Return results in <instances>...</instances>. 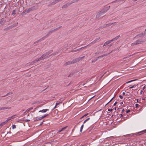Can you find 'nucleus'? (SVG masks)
<instances>
[{
  "label": "nucleus",
  "mask_w": 146,
  "mask_h": 146,
  "mask_svg": "<svg viewBox=\"0 0 146 146\" xmlns=\"http://www.w3.org/2000/svg\"><path fill=\"white\" fill-rule=\"evenodd\" d=\"M145 41L142 39H138L135 41L134 42L131 43V45L133 46L135 45L141 44Z\"/></svg>",
  "instance_id": "nucleus-1"
},
{
  "label": "nucleus",
  "mask_w": 146,
  "mask_h": 146,
  "mask_svg": "<svg viewBox=\"0 0 146 146\" xmlns=\"http://www.w3.org/2000/svg\"><path fill=\"white\" fill-rule=\"evenodd\" d=\"M84 57V56L81 57H79L75 59H73L72 61V62L73 64H74L80 60H82Z\"/></svg>",
  "instance_id": "nucleus-2"
},
{
  "label": "nucleus",
  "mask_w": 146,
  "mask_h": 146,
  "mask_svg": "<svg viewBox=\"0 0 146 146\" xmlns=\"http://www.w3.org/2000/svg\"><path fill=\"white\" fill-rule=\"evenodd\" d=\"M61 27V26H60L58 27V28H56L52 30H51L49 32H48L47 34L46 35V36L47 37H48V36L51 35L52 33L54 31H57L58 29H60Z\"/></svg>",
  "instance_id": "nucleus-3"
},
{
  "label": "nucleus",
  "mask_w": 146,
  "mask_h": 146,
  "mask_svg": "<svg viewBox=\"0 0 146 146\" xmlns=\"http://www.w3.org/2000/svg\"><path fill=\"white\" fill-rule=\"evenodd\" d=\"M50 52H46L43 54L42 56V57L43 59H44L46 58H48L49 56V54H50Z\"/></svg>",
  "instance_id": "nucleus-4"
},
{
  "label": "nucleus",
  "mask_w": 146,
  "mask_h": 146,
  "mask_svg": "<svg viewBox=\"0 0 146 146\" xmlns=\"http://www.w3.org/2000/svg\"><path fill=\"white\" fill-rule=\"evenodd\" d=\"M146 133V129L143 130L142 131L136 133L135 134V135L136 136L140 135H141L143 134L144 133Z\"/></svg>",
  "instance_id": "nucleus-5"
},
{
  "label": "nucleus",
  "mask_w": 146,
  "mask_h": 146,
  "mask_svg": "<svg viewBox=\"0 0 146 146\" xmlns=\"http://www.w3.org/2000/svg\"><path fill=\"white\" fill-rule=\"evenodd\" d=\"M35 9L34 7H32L29 8L28 10H25L24 12H23L24 13H28L31 11H33Z\"/></svg>",
  "instance_id": "nucleus-6"
},
{
  "label": "nucleus",
  "mask_w": 146,
  "mask_h": 146,
  "mask_svg": "<svg viewBox=\"0 0 146 146\" xmlns=\"http://www.w3.org/2000/svg\"><path fill=\"white\" fill-rule=\"evenodd\" d=\"M110 6H109L108 7H106L105 8L103 9L102 10V12L104 13H105L107 12L108 10L110 9Z\"/></svg>",
  "instance_id": "nucleus-7"
},
{
  "label": "nucleus",
  "mask_w": 146,
  "mask_h": 146,
  "mask_svg": "<svg viewBox=\"0 0 146 146\" xmlns=\"http://www.w3.org/2000/svg\"><path fill=\"white\" fill-rule=\"evenodd\" d=\"M44 60V59H43L42 57L41 56V57L39 58L36 59L35 60L33 61H32L31 62V64L35 63L36 62H37L38 61L42 60Z\"/></svg>",
  "instance_id": "nucleus-8"
},
{
  "label": "nucleus",
  "mask_w": 146,
  "mask_h": 146,
  "mask_svg": "<svg viewBox=\"0 0 146 146\" xmlns=\"http://www.w3.org/2000/svg\"><path fill=\"white\" fill-rule=\"evenodd\" d=\"M145 35V33H142L141 34H139L137 35H136L135 37L134 38H133L134 39L135 38H139V37H143Z\"/></svg>",
  "instance_id": "nucleus-9"
},
{
  "label": "nucleus",
  "mask_w": 146,
  "mask_h": 146,
  "mask_svg": "<svg viewBox=\"0 0 146 146\" xmlns=\"http://www.w3.org/2000/svg\"><path fill=\"white\" fill-rule=\"evenodd\" d=\"M71 46V44H67V45H65L63 46V49L66 50L68 49V48L69 47Z\"/></svg>",
  "instance_id": "nucleus-10"
},
{
  "label": "nucleus",
  "mask_w": 146,
  "mask_h": 146,
  "mask_svg": "<svg viewBox=\"0 0 146 146\" xmlns=\"http://www.w3.org/2000/svg\"><path fill=\"white\" fill-rule=\"evenodd\" d=\"M71 4L70 3H67L66 4L63 5L62 7V9L65 8L69 6Z\"/></svg>",
  "instance_id": "nucleus-11"
},
{
  "label": "nucleus",
  "mask_w": 146,
  "mask_h": 146,
  "mask_svg": "<svg viewBox=\"0 0 146 146\" xmlns=\"http://www.w3.org/2000/svg\"><path fill=\"white\" fill-rule=\"evenodd\" d=\"M103 14L104 13H103L101 11L99 12L96 15V18H98L99 17H100L102 15H103Z\"/></svg>",
  "instance_id": "nucleus-12"
},
{
  "label": "nucleus",
  "mask_w": 146,
  "mask_h": 146,
  "mask_svg": "<svg viewBox=\"0 0 146 146\" xmlns=\"http://www.w3.org/2000/svg\"><path fill=\"white\" fill-rule=\"evenodd\" d=\"M15 115H13L11 117H9L7 119V120H6V121L7 123L8 122V121H9L11 119H12L14 118L15 117Z\"/></svg>",
  "instance_id": "nucleus-13"
},
{
  "label": "nucleus",
  "mask_w": 146,
  "mask_h": 146,
  "mask_svg": "<svg viewBox=\"0 0 146 146\" xmlns=\"http://www.w3.org/2000/svg\"><path fill=\"white\" fill-rule=\"evenodd\" d=\"M11 108L10 107H2V110H9L11 109Z\"/></svg>",
  "instance_id": "nucleus-14"
},
{
  "label": "nucleus",
  "mask_w": 146,
  "mask_h": 146,
  "mask_svg": "<svg viewBox=\"0 0 146 146\" xmlns=\"http://www.w3.org/2000/svg\"><path fill=\"white\" fill-rule=\"evenodd\" d=\"M73 64L72 61H70L66 62L64 64V65L66 66L69 65L71 64Z\"/></svg>",
  "instance_id": "nucleus-15"
},
{
  "label": "nucleus",
  "mask_w": 146,
  "mask_h": 146,
  "mask_svg": "<svg viewBox=\"0 0 146 146\" xmlns=\"http://www.w3.org/2000/svg\"><path fill=\"white\" fill-rule=\"evenodd\" d=\"M111 40H108L104 44H103V46H106L108 44H109L110 43H111Z\"/></svg>",
  "instance_id": "nucleus-16"
},
{
  "label": "nucleus",
  "mask_w": 146,
  "mask_h": 146,
  "mask_svg": "<svg viewBox=\"0 0 146 146\" xmlns=\"http://www.w3.org/2000/svg\"><path fill=\"white\" fill-rule=\"evenodd\" d=\"M49 109H43L42 110L39 111V112L45 113Z\"/></svg>",
  "instance_id": "nucleus-17"
},
{
  "label": "nucleus",
  "mask_w": 146,
  "mask_h": 146,
  "mask_svg": "<svg viewBox=\"0 0 146 146\" xmlns=\"http://www.w3.org/2000/svg\"><path fill=\"white\" fill-rule=\"evenodd\" d=\"M119 37H120V36L118 35V36H117L116 37H115V38H114L112 39L111 40V42H112V41H115V40H117Z\"/></svg>",
  "instance_id": "nucleus-18"
},
{
  "label": "nucleus",
  "mask_w": 146,
  "mask_h": 146,
  "mask_svg": "<svg viewBox=\"0 0 146 146\" xmlns=\"http://www.w3.org/2000/svg\"><path fill=\"white\" fill-rule=\"evenodd\" d=\"M47 37L46 36H45L43 37L40 39H39V40H38V41L41 42L42 40H44L46 38H47Z\"/></svg>",
  "instance_id": "nucleus-19"
},
{
  "label": "nucleus",
  "mask_w": 146,
  "mask_h": 146,
  "mask_svg": "<svg viewBox=\"0 0 146 146\" xmlns=\"http://www.w3.org/2000/svg\"><path fill=\"white\" fill-rule=\"evenodd\" d=\"M42 118L41 117H36L35 118V119L34 120V121H38V120H39L41 119H42Z\"/></svg>",
  "instance_id": "nucleus-20"
},
{
  "label": "nucleus",
  "mask_w": 146,
  "mask_h": 146,
  "mask_svg": "<svg viewBox=\"0 0 146 146\" xmlns=\"http://www.w3.org/2000/svg\"><path fill=\"white\" fill-rule=\"evenodd\" d=\"M66 127H64L62 128L60 130H59V131H58L57 132V133H59V132H61L62 131H63V130L65 129Z\"/></svg>",
  "instance_id": "nucleus-21"
},
{
  "label": "nucleus",
  "mask_w": 146,
  "mask_h": 146,
  "mask_svg": "<svg viewBox=\"0 0 146 146\" xmlns=\"http://www.w3.org/2000/svg\"><path fill=\"white\" fill-rule=\"evenodd\" d=\"M7 123V122L5 121L3 122H2L0 124V126H3V125H5V124H6Z\"/></svg>",
  "instance_id": "nucleus-22"
},
{
  "label": "nucleus",
  "mask_w": 146,
  "mask_h": 146,
  "mask_svg": "<svg viewBox=\"0 0 146 146\" xmlns=\"http://www.w3.org/2000/svg\"><path fill=\"white\" fill-rule=\"evenodd\" d=\"M62 0H56L54 1L52 3V4H54L56 3L57 2H58L59 1H61Z\"/></svg>",
  "instance_id": "nucleus-23"
},
{
  "label": "nucleus",
  "mask_w": 146,
  "mask_h": 146,
  "mask_svg": "<svg viewBox=\"0 0 146 146\" xmlns=\"http://www.w3.org/2000/svg\"><path fill=\"white\" fill-rule=\"evenodd\" d=\"M116 23V22H114L113 23H110L108 24H106V25L107 26V27L110 26L112 25L113 24H114Z\"/></svg>",
  "instance_id": "nucleus-24"
},
{
  "label": "nucleus",
  "mask_w": 146,
  "mask_h": 146,
  "mask_svg": "<svg viewBox=\"0 0 146 146\" xmlns=\"http://www.w3.org/2000/svg\"><path fill=\"white\" fill-rule=\"evenodd\" d=\"M80 50V49L79 48L78 49H77L75 50H71V51L72 52H76L77 51H78Z\"/></svg>",
  "instance_id": "nucleus-25"
},
{
  "label": "nucleus",
  "mask_w": 146,
  "mask_h": 146,
  "mask_svg": "<svg viewBox=\"0 0 146 146\" xmlns=\"http://www.w3.org/2000/svg\"><path fill=\"white\" fill-rule=\"evenodd\" d=\"M48 115H49V114H46L44 115L41 117L42 119L44 118V117H46Z\"/></svg>",
  "instance_id": "nucleus-26"
},
{
  "label": "nucleus",
  "mask_w": 146,
  "mask_h": 146,
  "mask_svg": "<svg viewBox=\"0 0 146 146\" xmlns=\"http://www.w3.org/2000/svg\"><path fill=\"white\" fill-rule=\"evenodd\" d=\"M33 109V108H29L27 109L26 111L25 112V113L26 112H28L29 111H30L31 110H32Z\"/></svg>",
  "instance_id": "nucleus-27"
},
{
  "label": "nucleus",
  "mask_w": 146,
  "mask_h": 146,
  "mask_svg": "<svg viewBox=\"0 0 146 146\" xmlns=\"http://www.w3.org/2000/svg\"><path fill=\"white\" fill-rule=\"evenodd\" d=\"M108 54H103V55H102L100 56H99V57L100 58H102L104 56H106Z\"/></svg>",
  "instance_id": "nucleus-28"
},
{
  "label": "nucleus",
  "mask_w": 146,
  "mask_h": 146,
  "mask_svg": "<svg viewBox=\"0 0 146 146\" xmlns=\"http://www.w3.org/2000/svg\"><path fill=\"white\" fill-rule=\"evenodd\" d=\"M84 125L83 124L82 125V126L80 127V132H81L82 131V129L84 127Z\"/></svg>",
  "instance_id": "nucleus-29"
},
{
  "label": "nucleus",
  "mask_w": 146,
  "mask_h": 146,
  "mask_svg": "<svg viewBox=\"0 0 146 146\" xmlns=\"http://www.w3.org/2000/svg\"><path fill=\"white\" fill-rule=\"evenodd\" d=\"M90 119V118L89 117H88V118L87 119H86L84 122H83V123H85L87 121H88V120H89V119Z\"/></svg>",
  "instance_id": "nucleus-30"
},
{
  "label": "nucleus",
  "mask_w": 146,
  "mask_h": 146,
  "mask_svg": "<svg viewBox=\"0 0 146 146\" xmlns=\"http://www.w3.org/2000/svg\"><path fill=\"white\" fill-rule=\"evenodd\" d=\"M107 27V26L106 24L104 25H103L102 26V28H104Z\"/></svg>",
  "instance_id": "nucleus-31"
},
{
  "label": "nucleus",
  "mask_w": 146,
  "mask_h": 146,
  "mask_svg": "<svg viewBox=\"0 0 146 146\" xmlns=\"http://www.w3.org/2000/svg\"><path fill=\"white\" fill-rule=\"evenodd\" d=\"M96 42L94 40V41H93L92 42H91L90 43V44H94Z\"/></svg>",
  "instance_id": "nucleus-32"
},
{
  "label": "nucleus",
  "mask_w": 146,
  "mask_h": 146,
  "mask_svg": "<svg viewBox=\"0 0 146 146\" xmlns=\"http://www.w3.org/2000/svg\"><path fill=\"white\" fill-rule=\"evenodd\" d=\"M134 133H131L128 135H129V136L132 137L133 135H135V134Z\"/></svg>",
  "instance_id": "nucleus-33"
},
{
  "label": "nucleus",
  "mask_w": 146,
  "mask_h": 146,
  "mask_svg": "<svg viewBox=\"0 0 146 146\" xmlns=\"http://www.w3.org/2000/svg\"><path fill=\"white\" fill-rule=\"evenodd\" d=\"M16 11L15 10H13L12 12V14L13 15H15L16 14Z\"/></svg>",
  "instance_id": "nucleus-34"
},
{
  "label": "nucleus",
  "mask_w": 146,
  "mask_h": 146,
  "mask_svg": "<svg viewBox=\"0 0 146 146\" xmlns=\"http://www.w3.org/2000/svg\"><path fill=\"white\" fill-rule=\"evenodd\" d=\"M136 86V85H133V86L131 85L130 86V89L133 88L134 86Z\"/></svg>",
  "instance_id": "nucleus-35"
},
{
  "label": "nucleus",
  "mask_w": 146,
  "mask_h": 146,
  "mask_svg": "<svg viewBox=\"0 0 146 146\" xmlns=\"http://www.w3.org/2000/svg\"><path fill=\"white\" fill-rule=\"evenodd\" d=\"M88 114V113H86L81 118V119L83 117H84L86 116H87Z\"/></svg>",
  "instance_id": "nucleus-36"
},
{
  "label": "nucleus",
  "mask_w": 146,
  "mask_h": 146,
  "mask_svg": "<svg viewBox=\"0 0 146 146\" xmlns=\"http://www.w3.org/2000/svg\"><path fill=\"white\" fill-rule=\"evenodd\" d=\"M73 74L72 73L70 74L68 76V77H71L73 76Z\"/></svg>",
  "instance_id": "nucleus-37"
},
{
  "label": "nucleus",
  "mask_w": 146,
  "mask_h": 146,
  "mask_svg": "<svg viewBox=\"0 0 146 146\" xmlns=\"http://www.w3.org/2000/svg\"><path fill=\"white\" fill-rule=\"evenodd\" d=\"M132 55H129L128 56H127L126 57H124L123 58V59H125L126 58H129V57L131 56H132Z\"/></svg>",
  "instance_id": "nucleus-38"
},
{
  "label": "nucleus",
  "mask_w": 146,
  "mask_h": 146,
  "mask_svg": "<svg viewBox=\"0 0 146 146\" xmlns=\"http://www.w3.org/2000/svg\"><path fill=\"white\" fill-rule=\"evenodd\" d=\"M16 128V125H12L13 129H15V128Z\"/></svg>",
  "instance_id": "nucleus-39"
},
{
  "label": "nucleus",
  "mask_w": 146,
  "mask_h": 146,
  "mask_svg": "<svg viewBox=\"0 0 146 146\" xmlns=\"http://www.w3.org/2000/svg\"><path fill=\"white\" fill-rule=\"evenodd\" d=\"M100 38L99 37L98 38H96V39L95 40L96 42Z\"/></svg>",
  "instance_id": "nucleus-40"
},
{
  "label": "nucleus",
  "mask_w": 146,
  "mask_h": 146,
  "mask_svg": "<svg viewBox=\"0 0 146 146\" xmlns=\"http://www.w3.org/2000/svg\"><path fill=\"white\" fill-rule=\"evenodd\" d=\"M30 121V119H26L25 120V122H28V121Z\"/></svg>",
  "instance_id": "nucleus-41"
},
{
  "label": "nucleus",
  "mask_w": 146,
  "mask_h": 146,
  "mask_svg": "<svg viewBox=\"0 0 146 146\" xmlns=\"http://www.w3.org/2000/svg\"><path fill=\"white\" fill-rule=\"evenodd\" d=\"M113 97L110 100V101L109 102H108V103H107V104L105 106H106V105H107L108 103H109L110 102H111V101L113 99Z\"/></svg>",
  "instance_id": "nucleus-42"
},
{
  "label": "nucleus",
  "mask_w": 146,
  "mask_h": 146,
  "mask_svg": "<svg viewBox=\"0 0 146 146\" xmlns=\"http://www.w3.org/2000/svg\"><path fill=\"white\" fill-rule=\"evenodd\" d=\"M113 97L110 100V101L109 102H108V103H107V104L105 106H106V105H107L108 103H109L110 102H111V101L113 99Z\"/></svg>",
  "instance_id": "nucleus-43"
},
{
  "label": "nucleus",
  "mask_w": 146,
  "mask_h": 146,
  "mask_svg": "<svg viewBox=\"0 0 146 146\" xmlns=\"http://www.w3.org/2000/svg\"><path fill=\"white\" fill-rule=\"evenodd\" d=\"M14 27V26H13L12 25L11 26L9 27L8 28L9 29H11L12 28H13Z\"/></svg>",
  "instance_id": "nucleus-44"
},
{
  "label": "nucleus",
  "mask_w": 146,
  "mask_h": 146,
  "mask_svg": "<svg viewBox=\"0 0 146 146\" xmlns=\"http://www.w3.org/2000/svg\"><path fill=\"white\" fill-rule=\"evenodd\" d=\"M139 106V105L138 104H136L135 105V106L136 108H137Z\"/></svg>",
  "instance_id": "nucleus-45"
},
{
  "label": "nucleus",
  "mask_w": 146,
  "mask_h": 146,
  "mask_svg": "<svg viewBox=\"0 0 146 146\" xmlns=\"http://www.w3.org/2000/svg\"><path fill=\"white\" fill-rule=\"evenodd\" d=\"M136 80V79H134V80H130V81H129V83H130V82H133V81H135V80Z\"/></svg>",
  "instance_id": "nucleus-46"
},
{
  "label": "nucleus",
  "mask_w": 146,
  "mask_h": 146,
  "mask_svg": "<svg viewBox=\"0 0 146 146\" xmlns=\"http://www.w3.org/2000/svg\"><path fill=\"white\" fill-rule=\"evenodd\" d=\"M119 96L121 99H123V97L121 95H120Z\"/></svg>",
  "instance_id": "nucleus-47"
},
{
  "label": "nucleus",
  "mask_w": 146,
  "mask_h": 146,
  "mask_svg": "<svg viewBox=\"0 0 146 146\" xmlns=\"http://www.w3.org/2000/svg\"><path fill=\"white\" fill-rule=\"evenodd\" d=\"M112 110H113V109H109L108 110V111H112Z\"/></svg>",
  "instance_id": "nucleus-48"
},
{
  "label": "nucleus",
  "mask_w": 146,
  "mask_h": 146,
  "mask_svg": "<svg viewBox=\"0 0 146 146\" xmlns=\"http://www.w3.org/2000/svg\"><path fill=\"white\" fill-rule=\"evenodd\" d=\"M100 58L99 57V56L98 57H97L96 58V59H95V61H96L97 60H98L99 58Z\"/></svg>",
  "instance_id": "nucleus-49"
},
{
  "label": "nucleus",
  "mask_w": 146,
  "mask_h": 146,
  "mask_svg": "<svg viewBox=\"0 0 146 146\" xmlns=\"http://www.w3.org/2000/svg\"><path fill=\"white\" fill-rule=\"evenodd\" d=\"M9 94V93H8L6 95H4V96H2V97H5L6 96H7Z\"/></svg>",
  "instance_id": "nucleus-50"
},
{
  "label": "nucleus",
  "mask_w": 146,
  "mask_h": 146,
  "mask_svg": "<svg viewBox=\"0 0 146 146\" xmlns=\"http://www.w3.org/2000/svg\"><path fill=\"white\" fill-rule=\"evenodd\" d=\"M60 104V103H56V106H57L58 105H59Z\"/></svg>",
  "instance_id": "nucleus-51"
},
{
  "label": "nucleus",
  "mask_w": 146,
  "mask_h": 146,
  "mask_svg": "<svg viewBox=\"0 0 146 146\" xmlns=\"http://www.w3.org/2000/svg\"><path fill=\"white\" fill-rule=\"evenodd\" d=\"M40 42V41H38V40L36 41L35 42H34V44H35V43H38V42Z\"/></svg>",
  "instance_id": "nucleus-52"
},
{
  "label": "nucleus",
  "mask_w": 146,
  "mask_h": 146,
  "mask_svg": "<svg viewBox=\"0 0 146 146\" xmlns=\"http://www.w3.org/2000/svg\"><path fill=\"white\" fill-rule=\"evenodd\" d=\"M130 111V110H128L126 111V113H128Z\"/></svg>",
  "instance_id": "nucleus-53"
},
{
  "label": "nucleus",
  "mask_w": 146,
  "mask_h": 146,
  "mask_svg": "<svg viewBox=\"0 0 146 146\" xmlns=\"http://www.w3.org/2000/svg\"><path fill=\"white\" fill-rule=\"evenodd\" d=\"M117 104V102H115L114 103V104H113V106H115L116 104Z\"/></svg>",
  "instance_id": "nucleus-54"
},
{
  "label": "nucleus",
  "mask_w": 146,
  "mask_h": 146,
  "mask_svg": "<svg viewBox=\"0 0 146 146\" xmlns=\"http://www.w3.org/2000/svg\"><path fill=\"white\" fill-rule=\"evenodd\" d=\"M91 44H90V43L89 44H88V45H87L86 46H87H87H90V45H91Z\"/></svg>",
  "instance_id": "nucleus-55"
},
{
  "label": "nucleus",
  "mask_w": 146,
  "mask_h": 146,
  "mask_svg": "<svg viewBox=\"0 0 146 146\" xmlns=\"http://www.w3.org/2000/svg\"><path fill=\"white\" fill-rule=\"evenodd\" d=\"M56 106L55 105V107H54V108H53V110H54L56 108Z\"/></svg>",
  "instance_id": "nucleus-56"
},
{
  "label": "nucleus",
  "mask_w": 146,
  "mask_h": 146,
  "mask_svg": "<svg viewBox=\"0 0 146 146\" xmlns=\"http://www.w3.org/2000/svg\"><path fill=\"white\" fill-rule=\"evenodd\" d=\"M43 121L41 122V123L39 125H42V124H43Z\"/></svg>",
  "instance_id": "nucleus-57"
},
{
  "label": "nucleus",
  "mask_w": 146,
  "mask_h": 146,
  "mask_svg": "<svg viewBox=\"0 0 146 146\" xmlns=\"http://www.w3.org/2000/svg\"><path fill=\"white\" fill-rule=\"evenodd\" d=\"M2 110V107H0V111Z\"/></svg>",
  "instance_id": "nucleus-58"
},
{
  "label": "nucleus",
  "mask_w": 146,
  "mask_h": 146,
  "mask_svg": "<svg viewBox=\"0 0 146 146\" xmlns=\"http://www.w3.org/2000/svg\"><path fill=\"white\" fill-rule=\"evenodd\" d=\"M124 111H125L124 109H123L122 110V112L123 113Z\"/></svg>",
  "instance_id": "nucleus-59"
},
{
  "label": "nucleus",
  "mask_w": 146,
  "mask_h": 146,
  "mask_svg": "<svg viewBox=\"0 0 146 146\" xmlns=\"http://www.w3.org/2000/svg\"><path fill=\"white\" fill-rule=\"evenodd\" d=\"M122 94H123V95H125V92H123Z\"/></svg>",
  "instance_id": "nucleus-60"
},
{
  "label": "nucleus",
  "mask_w": 146,
  "mask_h": 146,
  "mask_svg": "<svg viewBox=\"0 0 146 146\" xmlns=\"http://www.w3.org/2000/svg\"><path fill=\"white\" fill-rule=\"evenodd\" d=\"M83 48H84L83 47H82L81 48H79V49H80V50H81Z\"/></svg>",
  "instance_id": "nucleus-61"
},
{
  "label": "nucleus",
  "mask_w": 146,
  "mask_h": 146,
  "mask_svg": "<svg viewBox=\"0 0 146 146\" xmlns=\"http://www.w3.org/2000/svg\"><path fill=\"white\" fill-rule=\"evenodd\" d=\"M95 60H93V61H92V62H96V61H95Z\"/></svg>",
  "instance_id": "nucleus-62"
},
{
  "label": "nucleus",
  "mask_w": 146,
  "mask_h": 146,
  "mask_svg": "<svg viewBox=\"0 0 146 146\" xmlns=\"http://www.w3.org/2000/svg\"><path fill=\"white\" fill-rule=\"evenodd\" d=\"M137 102H139V99H137Z\"/></svg>",
  "instance_id": "nucleus-63"
},
{
  "label": "nucleus",
  "mask_w": 146,
  "mask_h": 146,
  "mask_svg": "<svg viewBox=\"0 0 146 146\" xmlns=\"http://www.w3.org/2000/svg\"><path fill=\"white\" fill-rule=\"evenodd\" d=\"M102 29V26H101V27H100L99 28V29Z\"/></svg>",
  "instance_id": "nucleus-64"
}]
</instances>
